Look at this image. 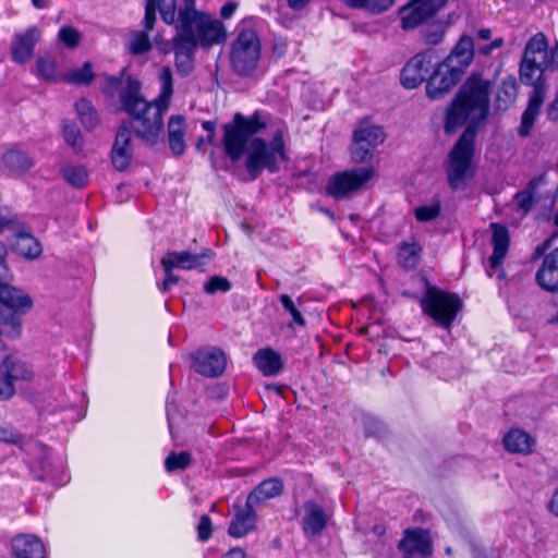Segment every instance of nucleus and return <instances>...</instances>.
I'll return each mask as SVG.
<instances>
[{
	"label": "nucleus",
	"mask_w": 558,
	"mask_h": 558,
	"mask_svg": "<svg viewBox=\"0 0 558 558\" xmlns=\"http://www.w3.org/2000/svg\"><path fill=\"white\" fill-rule=\"evenodd\" d=\"M490 83L477 75L466 80L446 112L447 133L468 124L448 156L447 178L453 189L463 187L473 175L474 128L487 118Z\"/></svg>",
	"instance_id": "f257e3e1"
},
{
	"label": "nucleus",
	"mask_w": 558,
	"mask_h": 558,
	"mask_svg": "<svg viewBox=\"0 0 558 558\" xmlns=\"http://www.w3.org/2000/svg\"><path fill=\"white\" fill-rule=\"evenodd\" d=\"M284 134V126L269 128L267 117L259 112L250 117L238 112L223 125L225 153L232 161L245 157L246 171L255 179L264 169L278 171L286 160Z\"/></svg>",
	"instance_id": "f03ea898"
},
{
	"label": "nucleus",
	"mask_w": 558,
	"mask_h": 558,
	"mask_svg": "<svg viewBox=\"0 0 558 558\" xmlns=\"http://www.w3.org/2000/svg\"><path fill=\"white\" fill-rule=\"evenodd\" d=\"M158 78L159 95L150 102L143 98L141 84L133 78L128 80L120 96L123 110L132 117L131 121L123 124H129L131 133L134 131L135 135L149 146L156 145L162 134L163 114L169 110L173 96L171 69L162 68Z\"/></svg>",
	"instance_id": "7ed1b4c3"
},
{
	"label": "nucleus",
	"mask_w": 558,
	"mask_h": 558,
	"mask_svg": "<svg viewBox=\"0 0 558 558\" xmlns=\"http://www.w3.org/2000/svg\"><path fill=\"white\" fill-rule=\"evenodd\" d=\"M544 34H535L526 44L520 63V80L523 84L533 86L529 105L522 114L520 135L526 136L537 118L547 94V85L543 74L548 70V47Z\"/></svg>",
	"instance_id": "20e7f679"
},
{
	"label": "nucleus",
	"mask_w": 558,
	"mask_h": 558,
	"mask_svg": "<svg viewBox=\"0 0 558 558\" xmlns=\"http://www.w3.org/2000/svg\"><path fill=\"white\" fill-rule=\"evenodd\" d=\"M11 281H0V335L16 339L22 335V317L32 310L33 299Z\"/></svg>",
	"instance_id": "39448f33"
},
{
	"label": "nucleus",
	"mask_w": 558,
	"mask_h": 558,
	"mask_svg": "<svg viewBox=\"0 0 558 558\" xmlns=\"http://www.w3.org/2000/svg\"><path fill=\"white\" fill-rule=\"evenodd\" d=\"M175 31L195 47L209 48L227 39L223 24L204 12L179 22L175 24Z\"/></svg>",
	"instance_id": "423d86ee"
},
{
	"label": "nucleus",
	"mask_w": 558,
	"mask_h": 558,
	"mask_svg": "<svg viewBox=\"0 0 558 558\" xmlns=\"http://www.w3.org/2000/svg\"><path fill=\"white\" fill-rule=\"evenodd\" d=\"M260 40L252 27L242 25L232 43L230 62L240 74H247L256 69L260 58Z\"/></svg>",
	"instance_id": "0eeeda50"
},
{
	"label": "nucleus",
	"mask_w": 558,
	"mask_h": 558,
	"mask_svg": "<svg viewBox=\"0 0 558 558\" xmlns=\"http://www.w3.org/2000/svg\"><path fill=\"white\" fill-rule=\"evenodd\" d=\"M423 311L438 325L449 328L460 310V299L452 293L428 288L421 301Z\"/></svg>",
	"instance_id": "6e6552de"
},
{
	"label": "nucleus",
	"mask_w": 558,
	"mask_h": 558,
	"mask_svg": "<svg viewBox=\"0 0 558 558\" xmlns=\"http://www.w3.org/2000/svg\"><path fill=\"white\" fill-rule=\"evenodd\" d=\"M385 141V133L379 125L368 119L361 120L354 132L351 146V158L361 163L372 158L373 150Z\"/></svg>",
	"instance_id": "1a4fd4ad"
},
{
	"label": "nucleus",
	"mask_w": 558,
	"mask_h": 558,
	"mask_svg": "<svg viewBox=\"0 0 558 558\" xmlns=\"http://www.w3.org/2000/svg\"><path fill=\"white\" fill-rule=\"evenodd\" d=\"M374 175L375 169L372 166L338 172L330 178L327 192L337 199L349 197L360 191Z\"/></svg>",
	"instance_id": "9d476101"
},
{
	"label": "nucleus",
	"mask_w": 558,
	"mask_h": 558,
	"mask_svg": "<svg viewBox=\"0 0 558 558\" xmlns=\"http://www.w3.org/2000/svg\"><path fill=\"white\" fill-rule=\"evenodd\" d=\"M448 0H412L400 9L401 27L413 29L433 16Z\"/></svg>",
	"instance_id": "9b49d317"
},
{
	"label": "nucleus",
	"mask_w": 558,
	"mask_h": 558,
	"mask_svg": "<svg viewBox=\"0 0 558 558\" xmlns=\"http://www.w3.org/2000/svg\"><path fill=\"white\" fill-rule=\"evenodd\" d=\"M436 58L434 49H426L411 58L401 73L402 85L407 88H415L423 83L429 74Z\"/></svg>",
	"instance_id": "f8f14e48"
},
{
	"label": "nucleus",
	"mask_w": 558,
	"mask_h": 558,
	"mask_svg": "<svg viewBox=\"0 0 558 558\" xmlns=\"http://www.w3.org/2000/svg\"><path fill=\"white\" fill-rule=\"evenodd\" d=\"M462 75L458 70L448 65V63H439L427 82V96L433 100L442 98L457 85Z\"/></svg>",
	"instance_id": "ddd939ff"
},
{
	"label": "nucleus",
	"mask_w": 558,
	"mask_h": 558,
	"mask_svg": "<svg viewBox=\"0 0 558 558\" xmlns=\"http://www.w3.org/2000/svg\"><path fill=\"white\" fill-rule=\"evenodd\" d=\"M194 369L206 377L221 375L227 365V359L222 350L218 348H204L191 355Z\"/></svg>",
	"instance_id": "4468645a"
},
{
	"label": "nucleus",
	"mask_w": 558,
	"mask_h": 558,
	"mask_svg": "<svg viewBox=\"0 0 558 558\" xmlns=\"http://www.w3.org/2000/svg\"><path fill=\"white\" fill-rule=\"evenodd\" d=\"M493 254L488 260L487 275L489 277H496L497 279H504V271L500 268L502 260L505 259L509 248V232L502 225L493 222L490 223Z\"/></svg>",
	"instance_id": "2eb2a0df"
},
{
	"label": "nucleus",
	"mask_w": 558,
	"mask_h": 558,
	"mask_svg": "<svg viewBox=\"0 0 558 558\" xmlns=\"http://www.w3.org/2000/svg\"><path fill=\"white\" fill-rule=\"evenodd\" d=\"M213 258L210 250H204L202 253L194 254L189 251H170L165 254L160 263L166 264L168 268H178L183 270L199 269Z\"/></svg>",
	"instance_id": "dca6fc26"
},
{
	"label": "nucleus",
	"mask_w": 558,
	"mask_h": 558,
	"mask_svg": "<svg viewBox=\"0 0 558 558\" xmlns=\"http://www.w3.org/2000/svg\"><path fill=\"white\" fill-rule=\"evenodd\" d=\"M404 558H426L432 553L430 538L422 529L407 530L400 543Z\"/></svg>",
	"instance_id": "f3484780"
},
{
	"label": "nucleus",
	"mask_w": 558,
	"mask_h": 558,
	"mask_svg": "<svg viewBox=\"0 0 558 558\" xmlns=\"http://www.w3.org/2000/svg\"><path fill=\"white\" fill-rule=\"evenodd\" d=\"M133 156L132 133L129 124H121L112 147L111 159L117 170H124Z\"/></svg>",
	"instance_id": "a211bd4d"
},
{
	"label": "nucleus",
	"mask_w": 558,
	"mask_h": 558,
	"mask_svg": "<svg viewBox=\"0 0 558 558\" xmlns=\"http://www.w3.org/2000/svg\"><path fill=\"white\" fill-rule=\"evenodd\" d=\"M35 48V26H28L24 32L15 33L11 41V59L14 63L28 62Z\"/></svg>",
	"instance_id": "6ab92c4d"
},
{
	"label": "nucleus",
	"mask_w": 558,
	"mask_h": 558,
	"mask_svg": "<svg viewBox=\"0 0 558 558\" xmlns=\"http://www.w3.org/2000/svg\"><path fill=\"white\" fill-rule=\"evenodd\" d=\"M157 9L166 24L172 25L175 21L178 22V19H175L177 0H147L145 17L143 21L144 28L147 31H151L154 28Z\"/></svg>",
	"instance_id": "aec40b11"
},
{
	"label": "nucleus",
	"mask_w": 558,
	"mask_h": 558,
	"mask_svg": "<svg viewBox=\"0 0 558 558\" xmlns=\"http://www.w3.org/2000/svg\"><path fill=\"white\" fill-rule=\"evenodd\" d=\"M474 58V43L473 39L463 35L457 45L452 48L449 56L442 61L451 65L454 70L464 74L466 69L470 66Z\"/></svg>",
	"instance_id": "412c9836"
},
{
	"label": "nucleus",
	"mask_w": 558,
	"mask_h": 558,
	"mask_svg": "<svg viewBox=\"0 0 558 558\" xmlns=\"http://www.w3.org/2000/svg\"><path fill=\"white\" fill-rule=\"evenodd\" d=\"M12 231L13 241L10 243L12 251L27 259H35V238L32 227L24 221H20Z\"/></svg>",
	"instance_id": "4be33fe9"
},
{
	"label": "nucleus",
	"mask_w": 558,
	"mask_h": 558,
	"mask_svg": "<svg viewBox=\"0 0 558 558\" xmlns=\"http://www.w3.org/2000/svg\"><path fill=\"white\" fill-rule=\"evenodd\" d=\"M41 451L44 457L40 461V474H37V480L49 482L52 485L63 484L65 476L61 461L49 448L43 447Z\"/></svg>",
	"instance_id": "5701e85b"
},
{
	"label": "nucleus",
	"mask_w": 558,
	"mask_h": 558,
	"mask_svg": "<svg viewBox=\"0 0 558 558\" xmlns=\"http://www.w3.org/2000/svg\"><path fill=\"white\" fill-rule=\"evenodd\" d=\"M186 132V120L182 114H172L167 123V136L170 150L173 155L180 156L184 153Z\"/></svg>",
	"instance_id": "b1692460"
},
{
	"label": "nucleus",
	"mask_w": 558,
	"mask_h": 558,
	"mask_svg": "<svg viewBox=\"0 0 558 558\" xmlns=\"http://www.w3.org/2000/svg\"><path fill=\"white\" fill-rule=\"evenodd\" d=\"M536 280L545 290L558 289V247L545 256L536 274Z\"/></svg>",
	"instance_id": "393cba45"
},
{
	"label": "nucleus",
	"mask_w": 558,
	"mask_h": 558,
	"mask_svg": "<svg viewBox=\"0 0 558 558\" xmlns=\"http://www.w3.org/2000/svg\"><path fill=\"white\" fill-rule=\"evenodd\" d=\"M255 507L256 506H248V499H246V504L243 508L235 507L234 519L231 521L228 530L232 537H242L255 527Z\"/></svg>",
	"instance_id": "a878e982"
},
{
	"label": "nucleus",
	"mask_w": 558,
	"mask_h": 558,
	"mask_svg": "<svg viewBox=\"0 0 558 558\" xmlns=\"http://www.w3.org/2000/svg\"><path fill=\"white\" fill-rule=\"evenodd\" d=\"M303 509L302 524L305 535H318L327 524V515L323 508L313 501H308L304 505Z\"/></svg>",
	"instance_id": "bb28decb"
},
{
	"label": "nucleus",
	"mask_w": 558,
	"mask_h": 558,
	"mask_svg": "<svg viewBox=\"0 0 558 558\" xmlns=\"http://www.w3.org/2000/svg\"><path fill=\"white\" fill-rule=\"evenodd\" d=\"M196 47L178 33L173 37L175 66L179 73L187 75L193 70V56Z\"/></svg>",
	"instance_id": "cd10ccee"
},
{
	"label": "nucleus",
	"mask_w": 558,
	"mask_h": 558,
	"mask_svg": "<svg viewBox=\"0 0 558 558\" xmlns=\"http://www.w3.org/2000/svg\"><path fill=\"white\" fill-rule=\"evenodd\" d=\"M254 364L265 376H275L282 368V361L279 353L272 349L258 350L254 357Z\"/></svg>",
	"instance_id": "c85d7f7f"
},
{
	"label": "nucleus",
	"mask_w": 558,
	"mask_h": 558,
	"mask_svg": "<svg viewBox=\"0 0 558 558\" xmlns=\"http://www.w3.org/2000/svg\"><path fill=\"white\" fill-rule=\"evenodd\" d=\"M1 161L9 171L13 173H23L33 166V160L17 146L11 147L4 151Z\"/></svg>",
	"instance_id": "c756f323"
},
{
	"label": "nucleus",
	"mask_w": 558,
	"mask_h": 558,
	"mask_svg": "<svg viewBox=\"0 0 558 558\" xmlns=\"http://www.w3.org/2000/svg\"><path fill=\"white\" fill-rule=\"evenodd\" d=\"M504 445L510 452L529 454L532 452L534 439L521 429H511L504 437Z\"/></svg>",
	"instance_id": "7c9ffc66"
},
{
	"label": "nucleus",
	"mask_w": 558,
	"mask_h": 558,
	"mask_svg": "<svg viewBox=\"0 0 558 558\" xmlns=\"http://www.w3.org/2000/svg\"><path fill=\"white\" fill-rule=\"evenodd\" d=\"M282 483L278 478H268L262 482L248 496V506H257L259 502L271 499L282 492Z\"/></svg>",
	"instance_id": "2f4dec72"
},
{
	"label": "nucleus",
	"mask_w": 558,
	"mask_h": 558,
	"mask_svg": "<svg viewBox=\"0 0 558 558\" xmlns=\"http://www.w3.org/2000/svg\"><path fill=\"white\" fill-rule=\"evenodd\" d=\"M1 374L13 383L19 379H28L32 377V372L27 368L26 364L19 357L7 355L0 365Z\"/></svg>",
	"instance_id": "473e14b6"
},
{
	"label": "nucleus",
	"mask_w": 558,
	"mask_h": 558,
	"mask_svg": "<svg viewBox=\"0 0 558 558\" xmlns=\"http://www.w3.org/2000/svg\"><path fill=\"white\" fill-rule=\"evenodd\" d=\"M310 0H288L292 9L303 8ZM345 3L352 8L366 9L373 13H380L389 9L395 0H344Z\"/></svg>",
	"instance_id": "72a5a7b5"
},
{
	"label": "nucleus",
	"mask_w": 558,
	"mask_h": 558,
	"mask_svg": "<svg viewBox=\"0 0 558 558\" xmlns=\"http://www.w3.org/2000/svg\"><path fill=\"white\" fill-rule=\"evenodd\" d=\"M517 88L513 76H508L500 82L496 93V106L499 110H506L514 102Z\"/></svg>",
	"instance_id": "f704fd0d"
},
{
	"label": "nucleus",
	"mask_w": 558,
	"mask_h": 558,
	"mask_svg": "<svg viewBox=\"0 0 558 558\" xmlns=\"http://www.w3.org/2000/svg\"><path fill=\"white\" fill-rule=\"evenodd\" d=\"M543 183V179H534L530 182L529 186L515 194L513 199V207H515L520 218L525 216L532 208L534 203V189Z\"/></svg>",
	"instance_id": "c9c22d12"
},
{
	"label": "nucleus",
	"mask_w": 558,
	"mask_h": 558,
	"mask_svg": "<svg viewBox=\"0 0 558 558\" xmlns=\"http://www.w3.org/2000/svg\"><path fill=\"white\" fill-rule=\"evenodd\" d=\"M148 32L149 31L145 28L144 31H134L129 34L125 47L131 54H144L151 49Z\"/></svg>",
	"instance_id": "e433bc0d"
},
{
	"label": "nucleus",
	"mask_w": 558,
	"mask_h": 558,
	"mask_svg": "<svg viewBox=\"0 0 558 558\" xmlns=\"http://www.w3.org/2000/svg\"><path fill=\"white\" fill-rule=\"evenodd\" d=\"M422 247L415 240L404 242L399 248L398 260L404 268H414L420 262Z\"/></svg>",
	"instance_id": "4c0bfd02"
},
{
	"label": "nucleus",
	"mask_w": 558,
	"mask_h": 558,
	"mask_svg": "<svg viewBox=\"0 0 558 558\" xmlns=\"http://www.w3.org/2000/svg\"><path fill=\"white\" fill-rule=\"evenodd\" d=\"M75 110L82 124L88 129H94L99 123V118L92 102L86 99H80L75 102Z\"/></svg>",
	"instance_id": "58836bf2"
},
{
	"label": "nucleus",
	"mask_w": 558,
	"mask_h": 558,
	"mask_svg": "<svg viewBox=\"0 0 558 558\" xmlns=\"http://www.w3.org/2000/svg\"><path fill=\"white\" fill-rule=\"evenodd\" d=\"M63 179L73 187H84L88 182V172L84 166L66 165L62 168Z\"/></svg>",
	"instance_id": "ea45409f"
},
{
	"label": "nucleus",
	"mask_w": 558,
	"mask_h": 558,
	"mask_svg": "<svg viewBox=\"0 0 558 558\" xmlns=\"http://www.w3.org/2000/svg\"><path fill=\"white\" fill-rule=\"evenodd\" d=\"M95 74L93 66L89 62H85L81 66L73 68L64 74V80L68 83L75 85H87L89 84Z\"/></svg>",
	"instance_id": "a19ab883"
},
{
	"label": "nucleus",
	"mask_w": 558,
	"mask_h": 558,
	"mask_svg": "<svg viewBox=\"0 0 558 558\" xmlns=\"http://www.w3.org/2000/svg\"><path fill=\"white\" fill-rule=\"evenodd\" d=\"M279 301L284 308V311L291 316V322L289 326H305V318L300 311V306L302 305V301L299 299L296 302L291 299L288 294H280Z\"/></svg>",
	"instance_id": "79ce46f5"
},
{
	"label": "nucleus",
	"mask_w": 558,
	"mask_h": 558,
	"mask_svg": "<svg viewBox=\"0 0 558 558\" xmlns=\"http://www.w3.org/2000/svg\"><path fill=\"white\" fill-rule=\"evenodd\" d=\"M12 550L15 558H34L35 535H19L12 541Z\"/></svg>",
	"instance_id": "37998d69"
},
{
	"label": "nucleus",
	"mask_w": 558,
	"mask_h": 558,
	"mask_svg": "<svg viewBox=\"0 0 558 558\" xmlns=\"http://www.w3.org/2000/svg\"><path fill=\"white\" fill-rule=\"evenodd\" d=\"M448 27L449 23L447 21H433L424 27L423 37L427 44L438 45L442 41Z\"/></svg>",
	"instance_id": "c03bdc74"
},
{
	"label": "nucleus",
	"mask_w": 558,
	"mask_h": 558,
	"mask_svg": "<svg viewBox=\"0 0 558 558\" xmlns=\"http://www.w3.org/2000/svg\"><path fill=\"white\" fill-rule=\"evenodd\" d=\"M63 136L65 142L73 148L75 153H80L82 150L83 137L76 125L65 124L63 128Z\"/></svg>",
	"instance_id": "a18cd8bd"
},
{
	"label": "nucleus",
	"mask_w": 558,
	"mask_h": 558,
	"mask_svg": "<svg viewBox=\"0 0 558 558\" xmlns=\"http://www.w3.org/2000/svg\"><path fill=\"white\" fill-rule=\"evenodd\" d=\"M191 462L190 453L182 451L180 453H171L166 459L165 465L167 471L173 472L185 469Z\"/></svg>",
	"instance_id": "49530a36"
},
{
	"label": "nucleus",
	"mask_w": 558,
	"mask_h": 558,
	"mask_svg": "<svg viewBox=\"0 0 558 558\" xmlns=\"http://www.w3.org/2000/svg\"><path fill=\"white\" fill-rule=\"evenodd\" d=\"M231 289V282L220 276H214L211 277L205 284H204V291L207 294H215L217 292H228Z\"/></svg>",
	"instance_id": "de8ad7c7"
},
{
	"label": "nucleus",
	"mask_w": 558,
	"mask_h": 558,
	"mask_svg": "<svg viewBox=\"0 0 558 558\" xmlns=\"http://www.w3.org/2000/svg\"><path fill=\"white\" fill-rule=\"evenodd\" d=\"M21 220L11 208L0 203V233L5 229L12 230Z\"/></svg>",
	"instance_id": "09e8293b"
},
{
	"label": "nucleus",
	"mask_w": 558,
	"mask_h": 558,
	"mask_svg": "<svg viewBox=\"0 0 558 558\" xmlns=\"http://www.w3.org/2000/svg\"><path fill=\"white\" fill-rule=\"evenodd\" d=\"M440 213V205L434 202L429 205H424L415 209V217L421 222H426L435 219Z\"/></svg>",
	"instance_id": "8fccbe9b"
},
{
	"label": "nucleus",
	"mask_w": 558,
	"mask_h": 558,
	"mask_svg": "<svg viewBox=\"0 0 558 558\" xmlns=\"http://www.w3.org/2000/svg\"><path fill=\"white\" fill-rule=\"evenodd\" d=\"M59 38L68 47H75L80 43V33L73 27H62L59 32Z\"/></svg>",
	"instance_id": "3c124183"
},
{
	"label": "nucleus",
	"mask_w": 558,
	"mask_h": 558,
	"mask_svg": "<svg viewBox=\"0 0 558 558\" xmlns=\"http://www.w3.org/2000/svg\"><path fill=\"white\" fill-rule=\"evenodd\" d=\"M7 254V245L0 242V281L12 280V272L5 260Z\"/></svg>",
	"instance_id": "603ef678"
},
{
	"label": "nucleus",
	"mask_w": 558,
	"mask_h": 558,
	"mask_svg": "<svg viewBox=\"0 0 558 558\" xmlns=\"http://www.w3.org/2000/svg\"><path fill=\"white\" fill-rule=\"evenodd\" d=\"M197 534H198L199 541H202V542H206L209 539V537L211 535V521H210L209 517H207V515L201 517V520L197 525Z\"/></svg>",
	"instance_id": "864d4df0"
},
{
	"label": "nucleus",
	"mask_w": 558,
	"mask_h": 558,
	"mask_svg": "<svg viewBox=\"0 0 558 558\" xmlns=\"http://www.w3.org/2000/svg\"><path fill=\"white\" fill-rule=\"evenodd\" d=\"M183 2L184 5L178 11V23L184 20L186 21L187 19L194 16V14L201 12L195 9V0H183Z\"/></svg>",
	"instance_id": "5fc2aeb1"
},
{
	"label": "nucleus",
	"mask_w": 558,
	"mask_h": 558,
	"mask_svg": "<svg viewBox=\"0 0 558 558\" xmlns=\"http://www.w3.org/2000/svg\"><path fill=\"white\" fill-rule=\"evenodd\" d=\"M15 393L14 384L0 375V400H9Z\"/></svg>",
	"instance_id": "6e6d98bb"
},
{
	"label": "nucleus",
	"mask_w": 558,
	"mask_h": 558,
	"mask_svg": "<svg viewBox=\"0 0 558 558\" xmlns=\"http://www.w3.org/2000/svg\"><path fill=\"white\" fill-rule=\"evenodd\" d=\"M161 266L165 270L166 277L161 284L160 290L162 292H168V291H170V289L173 284L179 282V277L173 274L174 268H168L166 264H161Z\"/></svg>",
	"instance_id": "4d7b16f0"
},
{
	"label": "nucleus",
	"mask_w": 558,
	"mask_h": 558,
	"mask_svg": "<svg viewBox=\"0 0 558 558\" xmlns=\"http://www.w3.org/2000/svg\"><path fill=\"white\" fill-rule=\"evenodd\" d=\"M502 44H504V40H502V38L499 37V38L494 39L490 44L480 46L477 48V51H478V53H481L483 56H488L492 53L493 50L500 48L502 46Z\"/></svg>",
	"instance_id": "13d9d810"
},
{
	"label": "nucleus",
	"mask_w": 558,
	"mask_h": 558,
	"mask_svg": "<svg viewBox=\"0 0 558 558\" xmlns=\"http://www.w3.org/2000/svg\"><path fill=\"white\" fill-rule=\"evenodd\" d=\"M548 70H558V44L548 50Z\"/></svg>",
	"instance_id": "bf43d9fd"
},
{
	"label": "nucleus",
	"mask_w": 558,
	"mask_h": 558,
	"mask_svg": "<svg viewBox=\"0 0 558 558\" xmlns=\"http://www.w3.org/2000/svg\"><path fill=\"white\" fill-rule=\"evenodd\" d=\"M236 3L235 2H227L226 4L222 5L221 10H220V14L223 19H229L232 16V14L234 13V11L236 10Z\"/></svg>",
	"instance_id": "052dcab7"
},
{
	"label": "nucleus",
	"mask_w": 558,
	"mask_h": 558,
	"mask_svg": "<svg viewBox=\"0 0 558 558\" xmlns=\"http://www.w3.org/2000/svg\"><path fill=\"white\" fill-rule=\"evenodd\" d=\"M202 128L208 132V136H207V143H213L214 138H215V129H216V123L213 122V121H204L202 123Z\"/></svg>",
	"instance_id": "680f3d73"
},
{
	"label": "nucleus",
	"mask_w": 558,
	"mask_h": 558,
	"mask_svg": "<svg viewBox=\"0 0 558 558\" xmlns=\"http://www.w3.org/2000/svg\"><path fill=\"white\" fill-rule=\"evenodd\" d=\"M549 511L558 518V488L554 492L548 505Z\"/></svg>",
	"instance_id": "e2e57ef3"
},
{
	"label": "nucleus",
	"mask_w": 558,
	"mask_h": 558,
	"mask_svg": "<svg viewBox=\"0 0 558 558\" xmlns=\"http://www.w3.org/2000/svg\"><path fill=\"white\" fill-rule=\"evenodd\" d=\"M558 97L557 99L549 106L547 110V117L549 120L556 121L558 120Z\"/></svg>",
	"instance_id": "0e129e2a"
},
{
	"label": "nucleus",
	"mask_w": 558,
	"mask_h": 558,
	"mask_svg": "<svg viewBox=\"0 0 558 558\" xmlns=\"http://www.w3.org/2000/svg\"><path fill=\"white\" fill-rule=\"evenodd\" d=\"M225 558H246V556L241 548H233L226 554Z\"/></svg>",
	"instance_id": "69168bd1"
},
{
	"label": "nucleus",
	"mask_w": 558,
	"mask_h": 558,
	"mask_svg": "<svg viewBox=\"0 0 558 558\" xmlns=\"http://www.w3.org/2000/svg\"><path fill=\"white\" fill-rule=\"evenodd\" d=\"M37 558H47L44 545L37 538Z\"/></svg>",
	"instance_id": "338daca9"
},
{
	"label": "nucleus",
	"mask_w": 558,
	"mask_h": 558,
	"mask_svg": "<svg viewBox=\"0 0 558 558\" xmlns=\"http://www.w3.org/2000/svg\"><path fill=\"white\" fill-rule=\"evenodd\" d=\"M478 37L483 40H488L492 37V32L488 28H483L478 32Z\"/></svg>",
	"instance_id": "774afa93"
}]
</instances>
